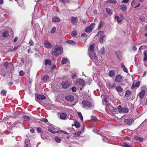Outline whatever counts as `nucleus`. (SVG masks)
<instances>
[{
  "mask_svg": "<svg viewBox=\"0 0 147 147\" xmlns=\"http://www.w3.org/2000/svg\"><path fill=\"white\" fill-rule=\"evenodd\" d=\"M52 53L53 55H54L55 57H57L59 55H61L63 53V49L61 46H59L57 45L55 47L52 49Z\"/></svg>",
  "mask_w": 147,
  "mask_h": 147,
  "instance_id": "nucleus-1",
  "label": "nucleus"
},
{
  "mask_svg": "<svg viewBox=\"0 0 147 147\" xmlns=\"http://www.w3.org/2000/svg\"><path fill=\"white\" fill-rule=\"evenodd\" d=\"M76 85L80 88V90H82V88H83L85 86V82L82 79H80L76 81L75 83Z\"/></svg>",
  "mask_w": 147,
  "mask_h": 147,
  "instance_id": "nucleus-2",
  "label": "nucleus"
},
{
  "mask_svg": "<svg viewBox=\"0 0 147 147\" xmlns=\"http://www.w3.org/2000/svg\"><path fill=\"white\" fill-rule=\"evenodd\" d=\"M71 83L67 81H63L61 83L62 88L64 89L67 88L71 85Z\"/></svg>",
  "mask_w": 147,
  "mask_h": 147,
  "instance_id": "nucleus-3",
  "label": "nucleus"
},
{
  "mask_svg": "<svg viewBox=\"0 0 147 147\" xmlns=\"http://www.w3.org/2000/svg\"><path fill=\"white\" fill-rule=\"evenodd\" d=\"M36 100V101L39 102L40 100H43L46 98V96L42 94H38L35 96Z\"/></svg>",
  "mask_w": 147,
  "mask_h": 147,
  "instance_id": "nucleus-4",
  "label": "nucleus"
},
{
  "mask_svg": "<svg viewBox=\"0 0 147 147\" xmlns=\"http://www.w3.org/2000/svg\"><path fill=\"white\" fill-rule=\"evenodd\" d=\"M95 24L94 23H92L89 27H87L85 28V31L88 33L91 32L94 28Z\"/></svg>",
  "mask_w": 147,
  "mask_h": 147,
  "instance_id": "nucleus-5",
  "label": "nucleus"
},
{
  "mask_svg": "<svg viewBox=\"0 0 147 147\" xmlns=\"http://www.w3.org/2000/svg\"><path fill=\"white\" fill-rule=\"evenodd\" d=\"M82 103L83 104V106L85 108L86 107H90L92 106V103L90 102L84 100L82 101Z\"/></svg>",
  "mask_w": 147,
  "mask_h": 147,
  "instance_id": "nucleus-6",
  "label": "nucleus"
},
{
  "mask_svg": "<svg viewBox=\"0 0 147 147\" xmlns=\"http://www.w3.org/2000/svg\"><path fill=\"white\" fill-rule=\"evenodd\" d=\"M44 47L47 49H51L52 47V45L48 41L46 40L44 42Z\"/></svg>",
  "mask_w": 147,
  "mask_h": 147,
  "instance_id": "nucleus-7",
  "label": "nucleus"
},
{
  "mask_svg": "<svg viewBox=\"0 0 147 147\" xmlns=\"http://www.w3.org/2000/svg\"><path fill=\"white\" fill-rule=\"evenodd\" d=\"M71 22L73 25H75L77 24L78 19L77 17H72L71 18Z\"/></svg>",
  "mask_w": 147,
  "mask_h": 147,
  "instance_id": "nucleus-8",
  "label": "nucleus"
},
{
  "mask_svg": "<svg viewBox=\"0 0 147 147\" xmlns=\"http://www.w3.org/2000/svg\"><path fill=\"white\" fill-rule=\"evenodd\" d=\"M123 76L120 75H118L116 76L115 81L116 82H121L122 81Z\"/></svg>",
  "mask_w": 147,
  "mask_h": 147,
  "instance_id": "nucleus-9",
  "label": "nucleus"
},
{
  "mask_svg": "<svg viewBox=\"0 0 147 147\" xmlns=\"http://www.w3.org/2000/svg\"><path fill=\"white\" fill-rule=\"evenodd\" d=\"M134 121V120L132 118L129 119H125L124 120V123H127L128 125H130Z\"/></svg>",
  "mask_w": 147,
  "mask_h": 147,
  "instance_id": "nucleus-10",
  "label": "nucleus"
},
{
  "mask_svg": "<svg viewBox=\"0 0 147 147\" xmlns=\"http://www.w3.org/2000/svg\"><path fill=\"white\" fill-rule=\"evenodd\" d=\"M90 58L93 61L96 60L98 59L97 57L96 56V54L95 53H92V54H90Z\"/></svg>",
  "mask_w": 147,
  "mask_h": 147,
  "instance_id": "nucleus-11",
  "label": "nucleus"
},
{
  "mask_svg": "<svg viewBox=\"0 0 147 147\" xmlns=\"http://www.w3.org/2000/svg\"><path fill=\"white\" fill-rule=\"evenodd\" d=\"M65 99L67 101H69L70 102L73 101L74 99V97L72 96L69 95L66 96Z\"/></svg>",
  "mask_w": 147,
  "mask_h": 147,
  "instance_id": "nucleus-12",
  "label": "nucleus"
},
{
  "mask_svg": "<svg viewBox=\"0 0 147 147\" xmlns=\"http://www.w3.org/2000/svg\"><path fill=\"white\" fill-rule=\"evenodd\" d=\"M52 21L53 22H59L60 21V20L59 17L55 16L52 18Z\"/></svg>",
  "mask_w": 147,
  "mask_h": 147,
  "instance_id": "nucleus-13",
  "label": "nucleus"
},
{
  "mask_svg": "<svg viewBox=\"0 0 147 147\" xmlns=\"http://www.w3.org/2000/svg\"><path fill=\"white\" fill-rule=\"evenodd\" d=\"M119 7L120 9L123 11H126L127 10V7L124 5H119Z\"/></svg>",
  "mask_w": 147,
  "mask_h": 147,
  "instance_id": "nucleus-14",
  "label": "nucleus"
},
{
  "mask_svg": "<svg viewBox=\"0 0 147 147\" xmlns=\"http://www.w3.org/2000/svg\"><path fill=\"white\" fill-rule=\"evenodd\" d=\"M67 114L64 113H61L60 116V118L61 119H65L67 117Z\"/></svg>",
  "mask_w": 147,
  "mask_h": 147,
  "instance_id": "nucleus-15",
  "label": "nucleus"
},
{
  "mask_svg": "<svg viewBox=\"0 0 147 147\" xmlns=\"http://www.w3.org/2000/svg\"><path fill=\"white\" fill-rule=\"evenodd\" d=\"M106 11L107 14L109 16H111L113 14L112 9L109 8H106Z\"/></svg>",
  "mask_w": 147,
  "mask_h": 147,
  "instance_id": "nucleus-16",
  "label": "nucleus"
},
{
  "mask_svg": "<svg viewBox=\"0 0 147 147\" xmlns=\"http://www.w3.org/2000/svg\"><path fill=\"white\" fill-rule=\"evenodd\" d=\"M50 77L48 75H45L43 76L42 78V80L45 82H46L47 81L50 80Z\"/></svg>",
  "mask_w": 147,
  "mask_h": 147,
  "instance_id": "nucleus-17",
  "label": "nucleus"
},
{
  "mask_svg": "<svg viewBox=\"0 0 147 147\" xmlns=\"http://www.w3.org/2000/svg\"><path fill=\"white\" fill-rule=\"evenodd\" d=\"M145 94V91L144 90H142L138 94V95L140 98H143Z\"/></svg>",
  "mask_w": 147,
  "mask_h": 147,
  "instance_id": "nucleus-18",
  "label": "nucleus"
},
{
  "mask_svg": "<svg viewBox=\"0 0 147 147\" xmlns=\"http://www.w3.org/2000/svg\"><path fill=\"white\" fill-rule=\"evenodd\" d=\"M115 89L119 93L122 92L123 90V89L120 86H117L116 87Z\"/></svg>",
  "mask_w": 147,
  "mask_h": 147,
  "instance_id": "nucleus-19",
  "label": "nucleus"
},
{
  "mask_svg": "<svg viewBox=\"0 0 147 147\" xmlns=\"http://www.w3.org/2000/svg\"><path fill=\"white\" fill-rule=\"evenodd\" d=\"M121 67L123 69V71L127 73L128 72L127 69L124 65V63H121Z\"/></svg>",
  "mask_w": 147,
  "mask_h": 147,
  "instance_id": "nucleus-20",
  "label": "nucleus"
},
{
  "mask_svg": "<svg viewBox=\"0 0 147 147\" xmlns=\"http://www.w3.org/2000/svg\"><path fill=\"white\" fill-rule=\"evenodd\" d=\"M73 126H75L76 128H78L80 127V125L79 122L76 121H74V124H73L72 125V127H73Z\"/></svg>",
  "mask_w": 147,
  "mask_h": 147,
  "instance_id": "nucleus-21",
  "label": "nucleus"
},
{
  "mask_svg": "<svg viewBox=\"0 0 147 147\" xmlns=\"http://www.w3.org/2000/svg\"><path fill=\"white\" fill-rule=\"evenodd\" d=\"M115 75V71L114 70L110 71L109 73V76L112 77Z\"/></svg>",
  "mask_w": 147,
  "mask_h": 147,
  "instance_id": "nucleus-22",
  "label": "nucleus"
},
{
  "mask_svg": "<svg viewBox=\"0 0 147 147\" xmlns=\"http://www.w3.org/2000/svg\"><path fill=\"white\" fill-rule=\"evenodd\" d=\"M106 37L105 35H102L99 38V41L101 43H102L104 41V38Z\"/></svg>",
  "mask_w": 147,
  "mask_h": 147,
  "instance_id": "nucleus-23",
  "label": "nucleus"
},
{
  "mask_svg": "<svg viewBox=\"0 0 147 147\" xmlns=\"http://www.w3.org/2000/svg\"><path fill=\"white\" fill-rule=\"evenodd\" d=\"M77 31L76 30H73L71 33V35L73 37H75L77 36Z\"/></svg>",
  "mask_w": 147,
  "mask_h": 147,
  "instance_id": "nucleus-24",
  "label": "nucleus"
},
{
  "mask_svg": "<svg viewBox=\"0 0 147 147\" xmlns=\"http://www.w3.org/2000/svg\"><path fill=\"white\" fill-rule=\"evenodd\" d=\"M23 120L24 121H28L30 119V117L26 115H24L22 117Z\"/></svg>",
  "mask_w": 147,
  "mask_h": 147,
  "instance_id": "nucleus-25",
  "label": "nucleus"
},
{
  "mask_svg": "<svg viewBox=\"0 0 147 147\" xmlns=\"http://www.w3.org/2000/svg\"><path fill=\"white\" fill-rule=\"evenodd\" d=\"M9 33L8 31H6L3 33L2 36L3 37H7V36H9Z\"/></svg>",
  "mask_w": 147,
  "mask_h": 147,
  "instance_id": "nucleus-26",
  "label": "nucleus"
},
{
  "mask_svg": "<svg viewBox=\"0 0 147 147\" xmlns=\"http://www.w3.org/2000/svg\"><path fill=\"white\" fill-rule=\"evenodd\" d=\"M134 139L135 140H138L141 142L143 140L142 138H140L137 136H134Z\"/></svg>",
  "mask_w": 147,
  "mask_h": 147,
  "instance_id": "nucleus-27",
  "label": "nucleus"
},
{
  "mask_svg": "<svg viewBox=\"0 0 147 147\" xmlns=\"http://www.w3.org/2000/svg\"><path fill=\"white\" fill-rule=\"evenodd\" d=\"M66 42L70 45H76V43L73 41L71 40H67L66 41Z\"/></svg>",
  "mask_w": 147,
  "mask_h": 147,
  "instance_id": "nucleus-28",
  "label": "nucleus"
},
{
  "mask_svg": "<svg viewBox=\"0 0 147 147\" xmlns=\"http://www.w3.org/2000/svg\"><path fill=\"white\" fill-rule=\"evenodd\" d=\"M77 114L81 120L82 121L83 120V117L81 113L80 112H78Z\"/></svg>",
  "mask_w": 147,
  "mask_h": 147,
  "instance_id": "nucleus-29",
  "label": "nucleus"
},
{
  "mask_svg": "<svg viewBox=\"0 0 147 147\" xmlns=\"http://www.w3.org/2000/svg\"><path fill=\"white\" fill-rule=\"evenodd\" d=\"M131 94V92L129 90H127L125 92V96L126 97L129 96Z\"/></svg>",
  "mask_w": 147,
  "mask_h": 147,
  "instance_id": "nucleus-30",
  "label": "nucleus"
},
{
  "mask_svg": "<svg viewBox=\"0 0 147 147\" xmlns=\"http://www.w3.org/2000/svg\"><path fill=\"white\" fill-rule=\"evenodd\" d=\"M55 140L57 143H60L61 142V139L57 136H56L55 138Z\"/></svg>",
  "mask_w": 147,
  "mask_h": 147,
  "instance_id": "nucleus-31",
  "label": "nucleus"
},
{
  "mask_svg": "<svg viewBox=\"0 0 147 147\" xmlns=\"http://www.w3.org/2000/svg\"><path fill=\"white\" fill-rule=\"evenodd\" d=\"M115 85V84H113L111 83H109L107 84V86L109 88H114V85Z\"/></svg>",
  "mask_w": 147,
  "mask_h": 147,
  "instance_id": "nucleus-32",
  "label": "nucleus"
},
{
  "mask_svg": "<svg viewBox=\"0 0 147 147\" xmlns=\"http://www.w3.org/2000/svg\"><path fill=\"white\" fill-rule=\"evenodd\" d=\"M49 64V65H51V61L50 59H47L45 60V65H47Z\"/></svg>",
  "mask_w": 147,
  "mask_h": 147,
  "instance_id": "nucleus-33",
  "label": "nucleus"
},
{
  "mask_svg": "<svg viewBox=\"0 0 147 147\" xmlns=\"http://www.w3.org/2000/svg\"><path fill=\"white\" fill-rule=\"evenodd\" d=\"M104 24V22L101 20L100 21V23L99 24L98 26V29L99 30L100 28Z\"/></svg>",
  "mask_w": 147,
  "mask_h": 147,
  "instance_id": "nucleus-34",
  "label": "nucleus"
},
{
  "mask_svg": "<svg viewBox=\"0 0 147 147\" xmlns=\"http://www.w3.org/2000/svg\"><path fill=\"white\" fill-rule=\"evenodd\" d=\"M129 109L127 108H124L122 109V112L123 113H126L128 112Z\"/></svg>",
  "mask_w": 147,
  "mask_h": 147,
  "instance_id": "nucleus-35",
  "label": "nucleus"
},
{
  "mask_svg": "<svg viewBox=\"0 0 147 147\" xmlns=\"http://www.w3.org/2000/svg\"><path fill=\"white\" fill-rule=\"evenodd\" d=\"M115 19L117 20V22L120 23L122 22V20L120 19V18L119 16H116L115 17Z\"/></svg>",
  "mask_w": 147,
  "mask_h": 147,
  "instance_id": "nucleus-36",
  "label": "nucleus"
},
{
  "mask_svg": "<svg viewBox=\"0 0 147 147\" xmlns=\"http://www.w3.org/2000/svg\"><path fill=\"white\" fill-rule=\"evenodd\" d=\"M7 93V91L4 90H2L1 91V94L2 95L6 96V94Z\"/></svg>",
  "mask_w": 147,
  "mask_h": 147,
  "instance_id": "nucleus-37",
  "label": "nucleus"
},
{
  "mask_svg": "<svg viewBox=\"0 0 147 147\" xmlns=\"http://www.w3.org/2000/svg\"><path fill=\"white\" fill-rule=\"evenodd\" d=\"M107 2L111 3H116L117 2L116 0H109L107 1Z\"/></svg>",
  "mask_w": 147,
  "mask_h": 147,
  "instance_id": "nucleus-38",
  "label": "nucleus"
},
{
  "mask_svg": "<svg viewBox=\"0 0 147 147\" xmlns=\"http://www.w3.org/2000/svg\"><path fill=\"white\" fill-rule=\"evenodd\" d=\"M67 59L64 58L61 61V63L63 64H66L67 63Z\"/></svg>",
  "mask_w": 147,
  "mask_h": 147,
  "instance_id": "nucleus-39",
  "label": "nucleus"
},
{
  "mask_svg": "<svg viewBox=\"0 0 147 147\" xmlns=\"http://www.w3.org/2000/svg\"><path fill=\"white\" fill-rule=\"evenodd\" d=\"M144 57L143 59V61H146L147 60V54L146 51L144 52Z\"/></svg>",
  "mask_w": 147,
  "mask_h": 147,
  "instance_id": "nucleus-40",
  "label": "nucleus"
},
{
  "mask_svg": "<svg viewBox=\"0 0 147 147\" xmlns=\"http://www.w3.org/2000/svg\"><path fill=\"white\" fill-rule=\"evenodd\" d=\"M81 133V131H79L75 133L74 135L78 137L79 136Z\"/></svg>",
  "mask_w": 147,
  "mask_h": 147,
  "instance_id": "nucleus-41",
  "label": "nucleus"
},
{
  "mask_svg": "<svg viewBox=\"0 0 147 147\" xmlns=\"http://www.w3.org/2000/svg\"><path fill=\"white\" fill-rule=\"evenodd\" d=\"M91 120L93 121H96L97 120L96 117L95 116L92 115L91 116Z\"/></svg>",
  "mask_w": 147,
  "mask_h": 147,
  "instance_id": "nucleus-42",
  "label": "nucleus"
},
{
  "mask_svg": "<svg viewBox=\"0 0 147 147\" xmlns=\"http://www.w3.org/2000/svg\"><path fill=\"white\" fill-rule=\"evenodd\" d=\"M36 131L38 133H42V129L40 127H37L36 128Z\"/></svg>",
  "mask_w": 147,
  "mask_h": 147,
  "instance_id": "nucleus-43",
  "label": "nucleus"
},
{
  "mask_svg": "<svg viewBox=\"0 0 147 147\" xmlns=\"http://www.w3.org/2000/svg\"><path fill=\"white\" fill-rule=\"evenodd\" d=\"M105 49L104 47H102L100 51V53L102 54H103L105 53Z\"/></svg>",
  "mask_w": 147,
  "mask_h": 147,
  "instance_id": "nucleus-44",
  "label": "nucleus"
},
{
  "mask_svg": "<svg viewBox=\"0 0 147 147\" xmlns=\"http://www.w3.org/2000/svg\"><path fill=\"white\" fill-rule=\"evenodd\" d=\"M117 109L119 113H121L122 112V109L121 105L118 106L117 107Z\"/></svg>",
  "mask_w": 147,
  "mask_h": 147,
  "instance_id": "nucleus-45",
  "label": "nucleus"
},
{
  "mask_svg": "<svg viewBox=\"0 0 147 147\" xmlns=\"http://www.w3.org/2000/svg\"><path fill=\"white\" fill-rule=\"evenodd\" d=\"M56 30V28L55 27H53L52 28L51 30V33H54Z\"/></svg>",
  "mask_w": 147,
  "mask_h": 147,
  "instance_id": "nucleus-46",
  "label": "nucleus"
},
{
  "mask_svg": "<svg viewBox=\"0 0 147 147\" xmlns=\"http://www.w3.org/2000/svg\"><path fill=\"white\" fill-rule=\"evenodd\" d=\"M140 85V81H138L136 82V84L135 85V87H138Z\"/></svg>",
  "mask_w": 147,
  "mask_h": 147,
  "instance_id": "nucleus-47",
  "label": "nucleus"
},
{
  "mask_svg": "<svg viewBox=\"0 0 147 147\" xmlns=\"http://www.w3.org/2000/svg\"><path fill=\"white\" fill-rule=\"evenodd\" d=\"M94 45H91L90 46V51H93L94 50Z\"/></svg>",
  "mask_w": 147,
  "mask_h": 147,
  "instance_id": "nucleus-48",
  "label": "nucleus"
},
{
  "mask_svg": "<svg viewBox=\"0 0 147 147\" xmlns=\"http://www.w3.org/2000/svg\"><path fill=\"white\" fill-rule=\"evenodd\" d=\"M8 64L9 63H8V62H4V66L6 69H7V68L8 67Z\"/></svg>",
  "mask_w": 147,
  "mask_h": 147,
  "instance_id": "nucleus-49",
  "label": "nucleus"
},
{
  "mask_svg": "<svg viewBox=\"0 0 147 147\" xmlns=\"http://www.w3.org/2000/svg\"><path fill=\"white\" fill-rule=\"evenodd\" d=\"M72 91L73 92H75L77 90V88L75 86H73L71 88Z\"/></svg>",
  "mask_w": 147,
  "mask_h": 147,
  "instance_id": "nucleus-50",
  "label": "nucleus"
},
{
  "mask_svg": "<svg viewBox=\"0 0 147 147\" xmlns=\"http://www.w3.org/2000/svg\"><path fill=\"white\" fill-rule=\"evenodd\" d=\"M24 74V73L23 70H21L19 72V75L21 76H23Z\"/></svg>",
  "mask_w": 147,
  "mask_h": 147,
  "instance_id": "nucleus-51",
  "label": "nucleus"
},
{
  "mask_svg": "<svg viewBox=\"0 0 147 147\" xmlns=\"http://www.w3.org/2000/svg\"><path fill=\"white\" fill-rule=\"evenodd\" d=\"M123 146L124 147H133L132 146L129 145L127 144L126 143H123Z\"/></svg>",
  "mask_w": 147,
  "mask_h": 147,
  "instance_id": "nucleus-52",
  "label": "nucleus"
},
{
  "mask_svg": "<svg viewBox=\"0 0 147 147\" xmlns=\"http://www.w3.org/2000/svg\"><path fill=\"white\" fill-rule=\"evenodd\" d=\"M29 43V44L31 46H32L34 45V42L31 40H30Z\"/></svg>",
  "mask_w": 147,
  "mask_h": 147,
  "instance_id": "nucleus-53",
  "label": "nucleus"
},
{
  "mask_svg": "<svg viewBox=\"0 0 147 147\" xmlns=\"http://www.w3.org/2000/svg\"><path fill=\"white\" fill-rule=\"evenodd\" d=\"M41 121H42L45 122L46 123H47V122H48V119L46 118H42V119Z\"/></svg>",
  "mask_w": 147,
  "mask_h": 147,
  "instance_id": "nucleus-54",
  "label": "nucleus"
},
{
  "mask_svg": "<svg viewBox=\"0 0 147 147\" xmlns=\"http://www.w3.org/2000/svg\"><path fill=\"white\" fill-rule=\"evenodd\" d=\"M129 0H123L122 1V3H127L129 2Z\"/></svg>",
  "mask_w": 147,
  "mask_h": 147,
  "instance_id": "nucleus-55",
  "label": "nucleus"
},
{
  "mask_svg": "<svg viewBox=\"0 0 147 147\" xmlns=\"http://www.w3.org/2000/svg\"><path fill=\"white\" fill-rule=\"evenodd\" d=\"M81 36L86 38L87 37L86 34L84 33H82L81 34Z\"/></svg>",
  "mask_w": 147,
  "mask_h": 147,
  "instance_id": "nucleus-56",
  "label": "nucleus"
},
{
  "mask_svg": "<svg viewBox=\"0 0 147 147\" xmlns=\"http://www.w3.org/2000/svg\"><path fill=\"white\" fill-rule=\"evenodd\" d=\"M30 132L33 133L34 132L35 130L33 128L31 127V128L30 129Z\"/></svg>",
  "mask_w": 147,
  "mask_h": 147,
  "instance_id": "nucleus-57",
  "label": "nucleus"
},
{
  "mask_svg": "<svg viewBox=\"0 0 147 147\" xmlns=\"http://www.w3.org/2000/svg\"><path fill=\"white\" fill-rule=\"evenodd\" d=\"M19 46H16V47H15L13 49V50H12V51H14V50H15L16 49H18L19 48Z\"/></svg>",
  "mask_w": 147,
  "mask_h": 147,
  "instance_id": "nucleus-58",
  "label": "nucleus"
},
{
  "mask_svg": "<svg viewBox=\"0 0 147 147\" xmlns=\"http://www.w3.org/2000/svg\"><path fill=\"white\" fill-rule=\"evenodd\" d=\"M69 0H64V1H61L64 3H69Z\"/></svg>",
  "mask_w": 147,
  "mask_h": 147,
  "instance_id": "nucleus-59",
  "label": "nucleus"
},
{
  "mask_svg": "<svg viewBox=\"0 0 147 147\" xmlns=\"http://www.w3.org/2000/svg\"><path fill=\"white\" fill-rule=\"evenodd\" d=\"M28 53H30V52L32 53L33 52L32 51V49L31 48H30L28 51Z\"/></svg>",
  "mask_w": 147,
  "mask_h": 147,
  "instance_id": "nucleus-60",
  "label": "nucleus"
},
{
  "mask_svg": "<svg viewBox=\"0 0 147 147\" xmlns=\"http://www.w3.org/2000/svg\"><path fill=\"white\" fill-rule=\"evenodd\" d=\"M132 49L134 51H136L137 50V48L135 46H134L132 48Z\"/></svg>",
  "mask_w": 147,
  "mask_h": 147,
  "instance_id": "nucleus-61",
  "label": "nucleus"
},
{
  "mask_svg": "<svg viewBox=\"0 0 147 147\" xmlns=\"http://www.w3.org/2000/svg\"><path fill=\"white\" fill-rule=\"evenodd\" d=\"M76 75L75 74H73L71 76V78L72 79H74V78L76 77Z\"/></svg>",
  "mask_w": 147,
  "mask_h": 147,
  "instance_id": "nucleus-62",
  "label": "nucleus"
},
{
  "mask_svg": "<svg viewBox=\"0 0 147 147\" xmlns=\"http://www.w3.org/2000/svg\"><path fill=\"white\" fill-rule=\"evenodd\" d=\"M104 33V32L103 31H99L98 32V34H103Z\"/></svg>",
  "mask_w": 147,
  "mask_h": 147,
  "instance_id": "nucleus-63",
  "label": "nucleus"
},
{
  "mask_svg": "<svg viewBox=\"0 0 147 147\" xmlns=\"http://www.w3.org/2000/svg\"><path fill=\"white\" fill-rule=\"evenodd\" d=\"M119 16H120V19H121L122 20H123L124 19L123 17V15L122 14H120L119 15Z\"/></svg>",
  "mask_w": 147,
  "mask_h": 147,
  "instance_id": "nucleus-64",
  "label": "nucleus"
}]
</instances>
